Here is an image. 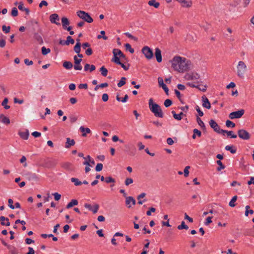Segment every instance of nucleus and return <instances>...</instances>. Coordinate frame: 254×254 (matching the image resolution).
<instances>
[{
    "mask_svg": "<svg viewBox=\"0 0 254 254\" xmlns=\"http://www.w3.org/2000/svg\"><path fill=\"white\" fill-rule=\"evenodd\" d=\"M172 67L176 71L184 72L190 68V61L180 56H175L171 61Z\"/></svg>",
    "mask_w": 254,
    "mask_h": 254,
    "instance_id": "nucleus-1",
    "label": "nucleus"
},
{
    "mask_svg": "<svg viewBox=\"0 0 254 254\" xmlns=\"http://www.w3.org/2000/svg\"><path fill=\"white\" fill-rule=\"evenodd\" d=\"M148 104L150 110L155 117L161 118L163 117V113L161 107L157 104L153 103L152 98L149 100Z\"/></svg>",
    "mask_w": 254,
    "mask_h": 254,
    "instance_id": "nucleus-2",
    "label": "nucleus"
},
{
    "mask_svg": "<svg viewBox=\"0 0 254 254\" xmlns=\"http://www.w3.org/2000/svg\"><path fill=\"white\" fill-rule=\"evenodd\" d=\"M247 71V66L243 61H239L237 66V74L240 78L244 79Z\"/></svg>",
    "mask_w": 254,
    "mask_h": 254,
    "instance_id": "nucleus-3",
    "label": "nucleus"
},
{
    "mask_svg": "<svg viewBox=\"0 0 254 254\" xmlns=\"http://www.w3.org/2000/svg\"><path fill=\"white\" fill-rule=\"evenodd\" d=\"M77 16L80 18L83 19L88 23H91L93 21V18L88 13L82 10H78L76 12Z\"/></svg>",
    "mask_w": 254,
    "mask_h": 254,
    "instance_id": "nucleus-4",
    "label": "nucleus"
},
{
    "mask_svg": "<svg viewBox=\"0 0 254 254\" xmlns=\"http://www.w3.org/2000/svg\"><path fill=\"white\" fill-rule=\"evenodd\" d=\"M142 54L147 60H150L153 58V51L148 46H144L141 50Z\"/></svg>",
    "mask_w": 254,
    "mask_h": 254,
    "instance_id": "nucleus-5",
    "label": "nucleus"
},
{
    "mask_svg": "<svg viewBox=\"0 0 254 254\" xmlns=\"http://www.w3.org/2000/svg\"><path fill=\"white\" fill-rule=\"evenodd\" d=\"M245 110L244 109H241L237 111H235L231 113L229 115V117L231 120H233L235 119H240L243 116Z\"/></svg>",
    "mask_w": 254,
    "mask_h": 254,
    "instance_id": "nucleus-6",
    "label": "nucleus"
},
{
    "mask_svg": "<svg viewBox=\"0 0 254 254\" xmlns=\"http://www.w3.org/2000/svg\"><path fill=\"white\" fill-rule=\"evenodd\" d=\"M239 137L243 140H249L251 137L250 133L244 129H239L238 131Z\"/></svg>",
    "mask_w": 254,
    "mask_h": 254,
    "instance_id": "nucleus-7",
    "label": "nucleus"
},
{
    "mask_svg": "<svg viewBox=\"0 0 254 254\" xmlns=\"http://www.w3.org/2000/svg\"><path fill=\"white\" fill-rule=\"evenodd\" d=\"M49 19L52 23L55 24L57 25H60L61 24L59 22L60 17L58 14L57 13H53L50 15Z\"/></svg>",
    "mask_w": 254,
    "mask_h": 254,
    "instance_id": "nucleus-8",
    "label": "nucleus"
},
{
    "mask_svg": "<svg viewBox=\"0 0 254 254\" xmlns=\"http://www.w3.org/2000/svg\"><path fill=\"white\" fill-rule=\"evenodd\" d=\"M84 207L89 210L92 211L94 214H95L98 212V210H99V205L98 204H95L94 206L92 207L91 204L89 203H85L84 204Z\"/></svg>",
    "mask_w": 254,
    "mask_h": 254,
    "instance_id": "nucleus-9",
    "label": "nucleus"
},
{
    "mask_svg": "<svg viewBox=\"0 0 254 254\" xmlns=\"http://www.w3.org/2000/svg\"><path fill=\"white\" fill-rule=\"evenodd\" d=\"M24 176L29 181H38L39 180V178L37 175L35 173H32L31 172H28L24 174Z\"/></svg>",
    "mask_w": 254,
    "mask_h": 254,
    "instance_id": "nucleus-10",
    "label": "nucleus"
},
{
    "mask_svg": "<svg viewBox=\"0 0 254 254\" xmlns=\"http://www.w3.org/2000/svg\"><path fill=\"white\" fill-rule=\"evenodd\" d=\"M33 32L34 34V39L38 42L39 44H42L43 43V40L41 36L37 32H35V29L33 28Z\"/></svg>",
    "mask_w": 254,
    "mask_h": 254,
    "instance_id": "nucleus-11",
    "label": "nucleus"
},
{
    "mask_svg": "<svg viewBox=\"0 0 254 254\" xmlns=\"http://www.w3.org/2000/svg\"><path fill=\"white\" fill-rule=\"evenodd\" d=\"M158 84H159V86L161 87L163 89L165 93L167 95H168V92H169L168 88L167 87L166 85L164 83L163 80L162 78L158 77Z\"/></svg>",
    "mask_w": 254,
    "mask_h": 254,
    "instance_id": "nucleus-12",
    "label": "nucleus"
},
{
    "mask_svg": "<svg viewBox=\"0 0 254 254\" xmlns=\"http://www.w3.org/2000/svg\"><path fill=\"white\" fill-rule=\"evenodd\" d=\"M202 106L203 107L206 108L207 109H210L211 108V104L208 98L205 95H203L202 97Z\"/></svg>",
    "mask_w": 254,
    "mask_h": 254,
    "instance_id": "nucleus-13",
    "label": "nucleus"
},
{
    "mask_svg": "<svg viewBox=\"0 0 254 254\" xmlns=\"http://www.w3.org/2000/svg\"><path fill=\"white\" fill-rule=\"evenodd\" d=\"M209 123L211 127L212 128L215 132H218V131L219 130V129L220 128V126L218 125V124L214 120L212 119L210 120Z\"/></svg>",
    "mask_w": 254,
    "mask_h": 254,
    "instance_id": "nucleus-14",
    "label": "nucleus"
},
{
    "mask_svg": "<svg viewBox=\"0 0 254 254\" xmlns=\"http://www.w3.org/2000/svg\"><path fill=\"white\" fill-rule=\"evenodd\" d=\"M155 56L156 59V61L158 63L162 62V55L161 51L159 48H156L155 50Z\"/></svg>",
    "mask_w": 254,
    "mask_h": 254,
    "instance_id": "nucleus-15",
    "label": "nucleus"
},
{
    "mask_svg": "<svg viewBox=\"0 0 254 254\" xmlns=\"http://www.w3.org/2000/svg\"><path fill=\"white\" fill-rule=\"evenodd\" d=\"M135 200L133 198V197H126V204L127 205L128 208H130L131 207V205H130V203H131L132 204L134 205L135 204Z\"/></svg>",
    "mask_w": 254,
    "mask_h": 254,
    "instance_id": "nucleus-16",
    "label": "nucleus"
},
{
    "mask_svg": "<svg viewBox=\"0 0 254 254\" xmlns=\"http://www.w3.org/2000/svg\"><path fill=\"white\" fill-rule=\"evenodd\" d=\"M61 21L63 28L64 29H65L70 24V21L69 19L66 17H62L61 19Z\"/></svg>",
    "mask_w": 254,
    "mask_h": 254,
    "instance_id": "nucleus-17",
    "label": "nucleus"
},
{
    "mask_svg": "<svg viewBox=\"0 0 254 254\" xmlns=\"http://www.w3.org/2000/svg\"><path fill=\"white\" fill-rule=\"evenodd\" d=\"M75 143V142L74 139H71L69 137H67L66 138L65 147L66 148H69L71 146L74 145Z\"/></svg>",
    "mask_w": 254,
    "mask_h": 254,
    "instance_id": "nucleus-18",
    "label": "nucleus"
},
{
    "mask_svg": "<svg viewBox=\"0 0 254 254\" xmlns=\"http://www.w3.org/2000/svg\"><path fill=\"white\" fill-rule=\"evenodd\" d=\"M171 113L172 114L174 118L178 121L181 120L183 116H186V115L183 112H181L180 114H177L174 111H172Z\"/></svg>",
    "mask_w": 254,
    "mask_h": 254,
    "instance_id": "nucleus-19",
    "label": "nucleus"
},
{
    "mask_svg": "<svg viewBox=\"0 0 254 254\" xmlns=\"http://www.w3.org/2000/svg\"><path fill=\"white\" fill-rule=\"evenodd\" d=\"M0 221L1 225H5L6 226H9L10 225L9 219L7 218L1 216L0 217Z\"/></svg>",
    "mask_w": 254,
    "mask_h": 254,
    "instance_id": "nucleus-20",
    "label": "nucleus"
},
{
    "mask_svg": "<svg viewBox=\"0 0 254 254\" xmlns=\"http://www.w3.org/2000/svg\"><path fill=\"white\" fill-rule=\"evenodd\" d=\"M18 134L21 138L25 140H27L28 138L29 132L28 130L26 129V131L24 132L19 131Z\"/></svg>",
    "mask_w": 254,
    "mask_h": 254,
    "instance_id": "nucleus-21",
    "label": "nucleus"
},
{
    "mask_svg": "<svg viewBox=\"0 0 254 254\" xmlns=\"http://www.w3.org/2000/svg\"><path fill=\"white\" fill-rule=\"evenodd\" d=\"M188 79L189 80H194L199 78V76L197 73H192L191 74H188L186 75Z\"/></svg>",
    "mask_w": 254,
    "mask_h": 254,
    "instance_id": "nucleus-22",
    "label": "nucleus"
},
{
    "mask_svg": "<svg viewBox=\"0 0 254 254\" xmlns=\"http://www.w3.org/2000/svg\"><path fill=\"white\" fill-rule=\"evenodd\" d=\"M79 129L82 132H83L82 135L83 137L86 136L87 133H90L91 132V130L89 128H88V127L85 128L83 126L80 127L79 128Z\"/></svg>",
    "mask_w": 254,
    "mask_h": 254,
    "instance_id": "nucleus-23",
    "label": "nucleus"
},
{
    "mask_svg": "<svg viewBox=\"0 0 254 254\" xmlns=\"http://www.w3.org/2000/svg\"><path fill=\"white\" fill-rule=\"evenodd\" d=\"M113 53L114 54V57L112 59V61L115 63L119 64H121V61L119 57H117V54L116 50H113Z\"/></svg>",
    "mask_w": 254,
    "mask_h": 254,
    "instance_id": "nucleus-24",
    "label": "nucleus"
},
{
    "mask_svg": "<svg viewBox=\"0 0 254 254\" xmlns=\"http://www.w3.org/2000/svg\"><path fill=\"white\" fill-rule=\"evenodd\" d=\"M57 162L56 160L54 159L48 160L45 163V166L47 167H54L56 166Z\"/></svg>",
    "mask_w": 254,
    "mask_h": 254,
    "instance_id": "nucleus-25",
    "label": "nucleus"
},
{
    "mask_svg": "<svg viewBox=\"0 0 254 254\" xmlns=\"http://www.w3.org/2000/svg\"><path fill=\"white\" fill-rule=\"evenodd\" d=\"M0 122L6 125L10 124V120L2 114L0 116Z\"/></svg>",
    "mask_w": 254,
    "mask_h": 254,
    "instance_id": "nucleus-26",
    "label": "nucleus"
},
{
    "mask_svg": "<svg viewBox=\"0 0 254 254\" xmlns=\"http://www.w3.org/2000/svg\"><path fill=\"white\" fill-rule=\"evenodd\" d=\"M18 8L19 10L21 11H24L26 12L27 15L29 14V10L27 8H25L23 6V3L22 2H20L19 3V5H18Z\"/></svg>",
    "mask_w": 254,
    "mask_h": 254,
    "instance_id": "nucleus-27",
    "label": "nucleus"
},
{
    "mask_svg": "<svg viewBox=\"0 0 254 254\" xmlns=\"http://www.w3.org/2000/svg\"><path fill=\"white\" fill-rule=\"evenodd\" d=\"M196 121L198 125L203 130L206 129V127L204 123L198 116L196 117Z\"/></svg>",
    "mask_w": 254,
    "mask_h": 254,
    "instance_id": "nucleus-28",
    "label": "nucleus"
},
{
    "mask_svg": "<svg viewBox=\"0 0 254 254\" xmlns=\"http://www.w3.org/2000/svg\"><path fill=\"white\" fill-rule=\"evenodd\" d=\"M78 204V201L76 199H72L70 202H69L67 205H66V208L67 209H69L71 207H72V206H74V205H76Z\"/></svg>",
    "mask_w": 254,
    "mask_h": 254,
    "instance_id": "nucleus-29",
    "label": "nucleus"
},
{
    "mask_svg": "<svg viewBox=\"0 0 254 254\" xmlns=\"http://www.w3.org/2000/svg\"><path fill=\"white\" fill-rule=\"evenodd\" d=\"M63 66L66 69H70L73 67V64L70 62L65 61L63 63Z\"/></svg>",
    "mask_w": 254,
    "mask_h": 254,
    "instance_id": "nucleus-30",
    "label": "nucleus"
},
{
    "mask_svg": "<svg viewBox=\"0 0 254 254\" xmlns=\"http://www.w3.org/2000/svg\"><path fill=\"white\" fill-rule=\"evenodd\" d=\"M148 4L150 6H153L156 8H158L160 5V3L156 1L155 0H150L148 1Z\"/></svg>",
    "mask_w": 254,
    "mask_h": 254,
    "instance_id": "nucleus-31",
    "label": "nucleus"
},
{
    "mask_svg": "<svg viewBox=\"0 0 254 254\" xmlns=\"http://www.w3.org/2000/svg\"><path fill=\"white\" fill-rule=\"evenodd\" d=\"M128 98V96L127 94L125 95V97L123 98H121L120 97L119 95L118 94L116 96V99L119 102H122L123 103L126 102Z\"/></svg>",
    "mask_w": 254,
    "mask_h": 254,
    "instance_id": "nucleus-32",
    "label": "nucleus"
},
{
    "mask_svg": "<svg viewBox=\"0 0 254 254\" xmlns=\"http://www.w3.org/2000/svg\"><path fill=\"white\" fill-rule=\"evenodd\" d=\"M225 149L227 150V151H229L231 152V153H233V154H234L236 152V149L235 148V147L233 146H229V145H227L225 146Z\"/></svg>",
    "mask_w": 254,
    "mask_h": 254,
    "instance_id": "nucleus-33",
    "label": "nucleus"
},
{
    "mask_svg": "<svg viewBox=\"0 0 254 254\" xmlns=\"http://www.w3.org/2000/svg\"><path fill=\"white\" fill-rule=\"evenodd\" d=\"M237 198L238 197L237 195H235L232 197L229 203L230 206L233 207L236 206L235 202L236 201Z\"/></svg>",
    "mask_w": 254,
    "mask_h": 254,
    "instance_id": "nucleus-34",
    "label": "nucleus"
},
{
    "mask_svg": "<svg viewBox=\"0 0 254 254\" xmlns=\"http://www.w3.org/2000/svg\"><path fill=\"white\" fill-rule=\"evenodd\" d=\"M71 182L74 184V185L76 186H80L82 185V183L77 178H71Z\"/></svg>",
    "mask_w": 254,
    "mask_h": 254,
    "instance_id": "nucleus-35",
    "label": "nucleus"
},
{
    "mask_svg": "<svg viewBox=\"0 0 254 254\" xmlns=\"http://www.w3.org/2000/svg\"><path fill=\"white\" fill-rule=\"evenodd\" d=\"M100 71L101 72V74L104 76L106 77L107 75L108 74V70L105 67V66H103L100 68Z\"/></svg>",
    "mask_w": 254,
    "mask_h": 254,
    "instance_id": "nucleus-36",
    "label": "nucleus"
},
{
    "mask_svg": "<svg viewBox=\"0 0 254 254\" xmlns=\"http://www.w3.org/2000/svg\"><path fill=\"white\" fill-rule=\"evenodd\" d=\"M177 228L179 230H182V229L188 230L189 229V227L187 225L185 224V222L184 221H182L181 222V225H179L177 227Z\"/></svg>",
    "mask_w": 254,
    "mask_h": 254,
    "instance_id": "nucleus-37",
    "label": "nucleus"
},
{
    "mask_svg": "<svg viewBox=\"0 0 254 254\" xmlns=\"http://www.w3.org/2000/svg\"><path fill=\"white\" fill-rule=\"evenodd\" d=\"M8 101V99L7 98H5L1 103L2 106H3L4 108L6 110L10 108V106L7 105Z\"/></svg>",
    "mask_w": 254,
    "mask_h": 254,
    "instance_id": "nucleus-38",
    "label": "nucleus"
},
{
    "mask_svg": "<svg viewBox=\"0 0 254 254\" xmlns=\"http://www.w3.org/2000/svg\"><path fill=\"white\" fill-rule=\"evenodd\" d=\"M51 50L49 48H46L45 47H43L41 49V52L43 55H46L50 53Z\"/></svg>",
    "mask_w": 254,
    "mask_h": 254,
    "instance_id": "nucleus-39",
    "label": "nucleus"
},
{
    "mask_svg": "<svg viewBox=\"0 0 254 254\" xmlns=\"http://www.w3.org/2000/svg\"><path fill=\"white\" fill-rule=\"evenodd\" d=\"M81 46V45H79L78 43H77L75 44L74 47V51L77 54H79V53L80 52Z\"/></svg>",
    "mask_w": 254,
    "mask_h": 254,
    "instance_id": "nucleus-40",
    "label": "nucleus"
},
{
    "mask_svg": "<svg viewBox=\"0 0 254 254\" xmlns=\"http://www.w3.org/2000/svg\"><path fill=\"white\" fill-rule=\"evenodd\" d=\"M3 37V35L2 34H1V38H0V48H3L5 46V43H6L5 40V37H4V38H2Z\"/></svg>",
    "mask_w": 254,
    "mask_h": 254,
    "instance_id": "nucleus-41",
    "label": "nucleus"
},
{
    "mask_svg": "<svg viewBox=\"0 0 254 254\" xmlns=\"http://www.w3.org/2000/svg\"><path fill=\"white\" fill-rule=\"evenodd\" d=\"M226 126L228 127L234 128V127H235L236 125L233 122L230 120H227L226 122Z\"/></svg>",
    "mask_w": 254,
    "mask_h": 254,
    "instance_id": "nucleus-42",
    "label": "nucleus"
},
{
    "mask_svg": "<svg viewBox=\"0 0 254 254\" xmlns=\"http://www.w3.org/2000/svg\"><path fill=\"white\" fill-rule=\"evenodd\" d=\"M126 78L125 77H123L121 78V80L118 83V86L119 87H121L124 85L126 84Z\"/></svg>",
    "mask_w": 254,
    "mask_h": 254,
    "instance_id": "nucleus-43",
    "label": "nucleus"
},
{
    "mask_svg": "<svg viewBox=\"0 0 254 254\" xmlns=\"http://www.w3.org/2000/svg\"><path fill=\"white\" fill-rule=\"evenodd\" d=\"M217 164L219 165V167L217 168V170L218 171H220L225 168V166L223 164L222 162L220 160L217 161Z\"/></svg>",
    "mask_w": 254,
    "mask_h": 254,
    "instance_id": "nucleus-44",
    "label": "nucleus"
},
{
    "mask_svg": "<svg viewBox=\"0 0 254 254\" xmlns=\"http://www.w3.org/2000/svg\"><path fill=\"white\" fill-rule=\"evenodd\" d=\"M66 42L67 45H69V44H73L74 43V39H72L70 36L67 37Z\"/></svg>",
    "mask_w": 254,
    "mask_h": 254,
    "instance_id": "nucleus-45",
    "label": "nucleus"
},
{
    "mask_svg": "<svg viewBox=\"0 0 254 254\" xmlns=\"http://www.w3.org/2000/svg\"><path fill=\"white\" fill-rule=\"evenodd\" d=\"M114 50H116L117 55L119 56L120 58L126 59V56L122 53V52L120 50L118 49H114Z\"/></svg>",
    "mask_w": 254,
    "mask_h": 254,
    "instance_id": "nucleus-46",
    "label": "nucleus"
},
{
    "mask_svg": "<svg viewBox=\"0 0 254 254\" xmlns=\"http://www.w3.org/2000/svg\"><path fill=\"white\" fill-rule=\"evenodd\" d=\"M125 47L127 50H128L130 53L132 54L134 53V51L133 48H131L130 45L129 44H125Z\"/></svg>",
    "mask_w": 254,
    "mask_h": 254,
    "instance_id": "nucleus-47",
    "label": "nucleus"
},
{
    "mask_svg": "<svg viewBox=\"0 0 254 254\" xmlns=\"http://www.w3.org/2000/svg\"><path fill=\"white\" fill-rule=\"evenodd\" d=\"M105 182L106 183H114L115 182V180L111 177H108L105 178Z\"/></svg>",
    "mask_w": 254,
    "mask_h": 254,
    "instance_id": "nucleus-48",
    "label": "nucleus"
},
{
    "mask_svg": "<svg viewBox=\"0 0 254 254\" xmlns=\"http://www.w3.org/2000/svg\"><path fill=\"white\" fill-rule=\"evenodd\" d=\"M172 104V101L169 99L165 100L164 105L166 107H169Z\"/></svg>",
    "mask_w": 254,
    "mask_h": 254,
    "instance_id": "nucleus-49",
    "label": "nucleus"
},
{
    "mask_svg": "<svg viewBox=\"0 0 254 254\" xmlns=\"http://www.w3.org/2000/svg\"><path fill=\"white\" fill-rule=\"evenodd\" d=\"M228 136H229L231 137V138H236L237 137V135L234 133L233 131H228V132L227 133Z\"/></svg>",
    "mask_w": 254,
    "mask_h": 254,
    "instance_id": "nucleus-50",
    "label": "nucleus"
},
{
    "mask_svg": "<svg viewBox=\"0 0 254 254\" xmlns=\"http://www.w3.org/2000/svg\"><path fill=\"white\" fill-rule=\"evenodd\" d=\"M124 34L127 36V37L128 38H130L131 39H132L135 41H136L137 40V38L133 36H132L131 34H130L128 32H126L124 33Z\"/></svg>",
    "mask_w": 254,
    "mask_h": 254,
    "instance_id": "nucleus-51",
    "label": "nucleus"
},
{
    "mask_svg": "<svg viewBox=\"0 0 254 254\" xmlns=\"http://www.w3.org/2000/svg\"><path fill=\"white\" fill-rule=\"evenodd\" d=\"M195 109L198 113V117H202L203 116V112L200 110L199 107L198 105L195 106Z\"/></svg>",
    "mask_w": 254,
    "mask_h": 254,
    "instance_id": "nucleus-52",
    "label": "nucleus"
},
{
    "mask_svg": "<svg viewBox=\"0 0 254 254\" xmlns=\"http://www.w3.org/2000/svg\"><path fill=\"white\" fill-rule=\"evenodd\" d=\"M10 29V26H6L5 25H3L2 26V30L5 33H8L9 32Z\"/></svg>",
    "mask_w": 254,
    "mask_h": 254,
    "instance_id": "nucleus-53",
    "label": "nucleus"
},
{
    "mask_svg": "<svg viewBox=\"0 0 254 254\" xmlns=\"http://www.w3.org/2000/svg\"><path fill=\"white\" fill-rule=\"evenodd\" d=\"M82 68V66L80 63L74 64V69L76 70H81Z\"/></svg>",
    "mask_w": 254,
    "mask_h": 254,
    "instance_id": "nucleus-54",
    "label": "nucleus"
},
{
    "mask_svg": "<svg viewBox=\"0 0 254 254\" xmlns=\"http://www.w3.org/2000/svg\"><path fill=\"white\" fill-rule=\"evenodd\" d=\"M103 167V165L102 163H98L96 166L95 170L97 172L101 171Z\"/></svg>",
    "mask_w": 254,
    "mask_h": 254,
    "instance_id": "nucleus-55",
    "label": "nucleus"
},
{
    "mask_svg": "<svg viewBox=\"0 0 254 254\" xmlns=\"http://www.w3.org/2000/svg\"><path fill=\"white\" fill-rule=\"evenodd\" d=\"M11 14L12 16L15 17L18 15V10L16 7H13L12 9Z\"/></svg>",
    "mask_w": 254,
    "mask_h": 254,
    "instance_id": "nucleus-56",
    "label": "nucleus"
},
{
    "mask_svg": "<svg viewBox=\"0 0 254 254\" xmlns=\"http://www.w3.org/2000/svg\"><path fill=\"white\" fill-rule=\"evenodd\" d=\"M133 180L132 179L130 178H127L125 180V184L126 186H128L130 184H132L133 183Z\"/></svg>",
    "mask_w": 254,
    "mask_h": 254,
    "instance_id": "nucleus-57",
    "label": "nucleus"
},
{
    "mask_svg": "<svg viewBox=\"0 0 254 254\" xmlns=\"http://www.w3.org/2000/svg\"><path fill=\"white\" fill-rule=\"evenodd\" d=\"M148 241V240H147ZM149 245V242H148L146 244H145L144 246V248L143 250V251L141 253V254H146L147 253V251L145 250V249L148 248Z\"/></svg>",
    "mask_w": 254,
    "mask_h": 254,
    "instance_id": "nucleus-58",
    "label": "nucleus"
},
{
    "mask_svg": "<svg viewBox=\"0 0 254 254\" xmlns=\"http://www.w3.org/2000/svg\"><path fill=\"white\" fill-rule=\"evenodd\" d=\"M190 168V166H187L185 168V169L184 170V176L185 177H187L189 176V169Z\"/></svg>",
    "mask_w": 254,
    "mask_h": 254,
    "instance_id": "nucleus-59",
    "label": "nucleus"
},
{
    "mask_svg": "<svg viewBox=\"0 0 254 254\" xmlns=\"http://www.w3.org/2000/svg\"><path fill=\"white\" fill-rule=\"evenodd\" d=\"M212 216L208 217L206 218L205 222H204V224L206 226L209 225L211 223H212Z\"/></svg>",
    "mask_w": 254,
    "mask_h": 254,
    "instance_id": "nucleus-60",
    "label": "nucleus"
},
{
    "mask_svg": "<svg viewBox=\"0 0 254 254\" xmlns=\"http://www.w3.org/2000/svg\"><path fill=\"white\" fill-rule=\"evenodd\" d=\"M53 195L54 196V198L56 201L59 200L61 197V195L58 192H55Z\"/></svg>",
    "mask_w": 254,
    "mask_h": 254,
    "instance_id": "nucleus-61",
    "label": "nucleus"
},
{
    "mask_svg": "<svg viewBox=\"0 0 254 254\" xmlns=\"http://www.w3.org/2000/svg\"><path fill=\"white\" fill-rule=\"evenodd\" d=\"M78 88L79 89H87L88 88V85L87 83H81L79 85Z\"/></svg>",
    "mask_w": 254,
    "mask_h": 254,
    "instance_id": "nucleus-62",
    "label": "nucleus"
},
{
    "mask_svg": "<svg viewBox=\"0 0 254 254\" xmlns=\"http://www.w3.org/2000/svg\"><path fill=\"white\" fill-rule=\"evenodd\" d=\"M8 206L12 209H14V206L13 205V200L9 198L8 199Z\"/></svg>",
    "mask_w": 254,
    "mask_h": 254,
    "instance_id": "nucleus-63",
    "label": "nucleus"
},
{
    "mask_svg": "<svg viewBox=\"0 0 254 254\" xmlns=\"http://www.w3.org/2000/svg\"><path fill=\"white\" fill-rule=\"evenodd\" d=\"M9 251L11 254H17V251L15 248L11 246V248H10Z\"/></svg>",
    "mask_w": 254,
    "mask_h": 254,
    "instance_id": "nucleus-64",
    "label": "nucleus"
}]
</instances>
